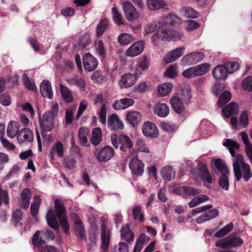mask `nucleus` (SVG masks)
I'll return each mask as SVG.
<instances>
[{"label": "nucleus", "mask_w": 252, "mask_h": 252, "mask_svg": "<svg viewBox=\"0 0 252 252\" xmlns=\"http://www.w3.org/2000/svg\"><path fill=\"white\" fill-rule=\"evenodd\" d=\"M55 211L53 209H49L46 215V220L48 225L52 228L57 230L59 228L58 219L63 228V232L68 234L70 226L66 216V209L64 203L61 200L56 199L54 202Z\"/></svg>", "instance_id": "obj_1"}, {"label": "nucleus", "mask_w": 252, "mask_h": 252, "mask_svg": "<svg viewBox=\"0 0 252 252\" xmlns=\"http://www.w3.org/2000/svg\"><path fill=\"white\" fill-rule=\"evenodd\" d=\"M59 112V105L57 103L54 104L51 110L45 112L40 120V125L41 133L43 137H45L44 132L51 131L54 126V119L58 116Z\"/></svg>", "instance_id": "obj_2"}, {"label": "nucleus", "mask_w": 252, "mask_h": 252, "mask_svg": "<svg viewBox=\"0 0 252 252\" xmlns=\"http://www.w3.org/2000/svg\"><path fill=\"white\" fill-rule=\"evenodd\" d=\"M111 143L116 149H119L123 152L129 151L133 148L131 139L124 134L111 135Z\"/></svg>", "instance_id": "obj_3"}, {"label": "nucleus", "mask_w": 252, "mask_h": 252, "mask_svg": "<svg viewBox=\"0 0 252 252\" xmlns=\"http://www.w3.org/2000/svg\"><path fill=\"white\" fill-rule=\"evenodd\" d=\"M243 240L236 236V234L231 233L227 237L219 240L216 242V246L222 249H229L241 246Z\"/></svg>", "instance_id": "obj_4"}, {"label": "nucleus", "mask_w": 252, "mask_h": 252, "mask_svg": "<svg viewBox=\"0 0 252 252\" xmlns=\"http://www.w3.org/2000/svg\"><path fill=\"white\" fill-rule=\"evenodd\" d=\"M210 67L209 63H203L184 70L182 74L187 78L203 76L209 72Z\"/></svg>", "instance_id": "obj_5"}, {"label": "nucleus", "mask_w": 252, "mask_h": 252, "mask_svg": "<svg viewBox=\"0 0 252 252\" xmlns=\"http://www.w3.org/2000/svg\"><path fill=\"white\" fill-rule=\"evenodd\" d=\"M204 57L201 52H195L185 56L181 61L182 64L188 65L194 64L201 61Z\"/></svg>", "instance_id": "obj_6"}, {"label": "nucleus", "mask_w": 252, "mask_h": 252, "mask_svg": "<svg viewBox=\"0 0 252 252\" xmlns=\"http://www.w3.org/2000/svg\"><path fill=\"white\" fill-rule=\"evenodd\" d=\"M129 167L132 173L135 176H141L144 172V164L136 157L132 158Z\"/></svg>", "instance_id": "obj_7"}, {"label": "nucleus", "mask_w": 252, "mask_h": 252, "mask_svg": "<svg viewBox=\"0 0 252 252\" xmlns=\"http://www.w3.org/2000/svg\"><path fill=\"white\" fill-rule=\"evenodd\" d=\"M83 63L84 69L89 72L94 71L98 65L97 59L89 53L85 54L83 56Z\"/></svg>", "instance_id": "obj_8"}, {"label": "nucleus", "mask_w": 252, "mask_h": 252, "mask_svg": "<svg viewBox=\"0 0 252 252\" xmlns=\"http://www.w3.org/2000/svg\"><path fill=\"white\" fill-rule=\"evenodd\" d=\"M123 9L125 16L128 20L133 21L139 17L138 12L129 1H126L123 3Z\"/></svg>", "instance_id": "obj_9"}, {"label": "nucleus", "mask_w": 252, "mask_h": 252, "mask_svg": "<svg viewBox=\"0 0 252 252\" xmlns=\"http://www.w3.org/2000/svg\"><path fill=\"white\" fill-rule=\"evenodd\" d=\"M143 134L150 138L157 137L158 135V131L156 126L152 122H146L142 127Z\"/></svg>", "instance_id": "obj_10"}, {"label": "nucleus", "mask_w": 252, "mask_h": 252, "mask_svg": "<svg viewBox=\"0 0 252 252\" xmlns=\"http://www.w3.org/2000/svg\"><path fill=\"white\" fill-rule=\"evenodd\" d=\"M174 192L177 194L187 196L197 195L200 193L198 189L189 186H182L173 189Z\"/></svg>", "instance_id": "obj_11"}, {"label": "nucleus", "mask_w": 252, "mask_h": 252, "mask_svg": "<svg viewBox=\"0 0 252 252\" xmlns=\"http://www.w3.org/2000/svg\"><path fill=\"white\" fill-rule=\"evenodd\" d=\"M138 79L136 74L126 73L122 76L120 81L121 87L127 88L132 86Z\"/></svg>", "instance_id": "obj_12"}, {"label": "nucleus", "mask_w": 252, "mask_h": 252, "mask_svg": "<svg viewBox=\"0 0 252 252\" xmlns=\"http://www.w3.org/2000/svg\"><path fill=\"white\" fill-rule=\"evenodd\" d=\"M144 45L143 41L134 42L127 50L126 55L129 57H134L139 55L144 50Z\"/></svg>", "instance_id": "obj_13"}, {"label": "nucleus", "mask_w": 252, "mask_h": 252, "mask_svg": "<svg viewBox=\"0 0 252 252\" xmlns=\"http://www.w3.org/2000/svg\"><path fill=\"white\" fill-rule=\"evenodd\" d=\"M184 50L185 47L181 46L168 52L164 57V61L166 63H170L175 61L183 55Z\"/></svg>", "instance_id": "obj_14"}, {"label": "nucleus", "mask_w": 252, "mask_h": 252, "mask_svg": "<svg viewBox=\"0 0 252 252\" xmlns=\"http://www.w3.org/2000/svg\"><path fill=\"white\" fill-rule=\"evenodd\" d=\"M212 75L216 80H225L228 75V70L224 64L216 66L212 71Z\"/></svg>", "instance_id": "obj_15"}, {"label": "nucleus", "mask_w": 252, "mask_h": 252, "mask_svg": "<svg viewBox=\"0 0 252 252\" xmlns=\"http://www.w3.org/2000/svg\"><path fill=\"white\" fill-rule=\"evenodd\" d=\"M17 138L19 143L25 141L32 142L33 140L32 132L28 128H23L18 133Z\"/></svg>", "instance_id": "obj_16"}, {"label": "nucleus", "mask_w": 252, "mask_h": 252, "mask_svg": "<svg viewBox=\"0 0 252 252\" xmlns=\"http://www.w3.org/2000/svg\"><path fill=\"white\" fill-rule=\"evenodd\" d=\"M170 103L171 107L176 113L181 114L184 111L185 107L183 100L181 99L179 96H175L171 97Z\"/></svg>", "instance_id": "obj_17"}, {"label": "nucleus", "mask_w": 252, "mask_h": 252, "mask_svg": "<svg viewBox=\"0 0 252 252\" xmlns=\"http://www.w3.org/2000/svg\"><path fill=\"white\" fill-rule=\"evenodd\" d=\"M130 223H127L123 226L121 229V237L122 240L129 243L132 242L134 238V232L130 228Z\"/></svg>", "instance_id": "obj_18"}, {"label": "nucleus", "mask_w": 252, "mask_h": 252, "mask_svg": "<svg viewBox=\"0 0 252 252\" xmlns=\"http://www.w3.org/2000/svg\"><path fill=\"white\" fill-rule=\"evenodd\" d=\"M75 220H74L75 235L78 236L80 240L86 239L85 229L83 222L77 215L75 214Z\"/></svg>", "instance_id": "obj_19"}, {"label": "nucleus", "mask_w": 252, "mask_h": 252, "mask_svg": "<svg viewBox=\"0 0 252 252\" xmlns=\"http://www.w3.org/2000/svg\"><path fill=\"white\" fill-rule=\"evenodd\" d=\"M40 92L44 97L51 98L53 91L51 83L48 80H43L40 85Z\"/></svg>", "instance_id": "obj_20"}, {"label": "nucleus", "mask_w": 252, "mask_h": 252, "mask_svg": "<svg viewBox=\"0 0 252 252\" xmlns=\"http://www.w3.org/2000/svg\"><path fill=\"white\" fill-rule=\"evenodd\" d=\"M134 99L131 98H124L116 100L113 104L115 109H125L134 104Z\"/></svg>", "instance_id": "obj_21"}, {"label": "nucleus", "mask_w": 252, "mask_h": 252, "mask_svg": "<svg viewBox=\"0 0 252 252\" xmlns=\"http://www.w3.org/2000/svg\"><path fill=\"white\" fill-rule=\"evenodd\" d=\"M243 163H246L243 156L241 154H237L235 155L233 163V167L235 176L237 177L238 180L241 177L239 170L240 167Z\"/></svg>", "instance_id": "obj_22"}, {"label": "nucleus", "mask_w": 252, "mask_h": 252, "mask_svg": "<svg viewBox=\"0 0 252 252\" xmlns=\"http://www.w3.org/2000/svg\"><path fill=\"white\" fill-rule=\"evenodd\" d=\"M67 83L70 85H74L84 91L86 87V81L77 75H74L73 77L66 80Z\"/></svg>", "instance_id": "obj_23"}, {"label": "nucleus", "mask_w": 252, "mask_h": 252, "mask_svg": "<svg viewBox=\"0 0 252 252\" xmlns=\"http://www.w3.org/2000/svg\"><path fill=\"white\" fill-rule=\"evenodd\" d=\"M141 115L138 111H129L126 115V120L133 127H135L141 121Z\"/></svg>", "instance_id": "obj_24"}, {"label": "nucleus", "mask_w": 252, "mask_h": 252, "mask_svg": "<svg viewBox=\"0 0 252 252\" xmlns=\"http://www.w3.org/2000/svg\"><path fill=\"white\" fill-rule=\"evenodd\" d=\"M198 169L199 171V176L200 179L210 184H212L213 178L206 166L204 164L200 163L198 165Z\"/></svg>", "instance_id": "obj_25"}, {"label": "nucleus", "mask_w": 252, "mask_h": 252, "mask_svg": "<svg viewBox=\"0 0 252 252\" xmlns=\"http://www.w3.org/2000/svg\"><path fill=\"white\" fill-rule=\"evenodd\" d=\"M239 170L241 177L239 180L236 177V179L237 181H239L243 177L244 180L247 182L252 177V171L250 165L249 164L243 163V164L240 166Z\"/></svg>", "instance_id": "obj_26"}, {"label": "nucleus", "mask_w": 252, "mask_h": 252, "mask_svg": "<svg viewBox=\"0 0 252 252\" xmlns=\"http://www.w3.org/2000/svg\"><path fill=\"white\" fill-rule=\"evenodd\" d=\"M44 237L39 230L35 232L32 236V243L33 245L38 248H42L47 243Z\"/></svg>", "instance_id": "obj_27"}, {"label": "nucleus", "mask_w": 252, "mask_h": 252, "mask_svg": "<svg viewBox=\"0 0 252 252\" xmlns=\"http://www.w3.org/2000/svg\"><path fill=\"white\" fill-rule=\"evenodd\" d=\"M223 115L226 118H229L232 115L237 114L238 112V107L235 103L231 102L229 104L223 107L222 109Z\"/></svg>", "instance_id": "obj_28"}, {"label": "nucleus", "mask_w": 252, "mask_h": 252, "mask_svg": "<svg viewBox=\"0 0 252 252\" xmlns=\"http://www.w3.org/2000/svg\"><path fill=\"white\" fill-rule=\"evenodd\" d=\"M154 112L160 117H165L169 114V108L164 103H159L156 105Z\"/></svg>", "instance_id": "obj_29"}, {"label": "nucleus", "mask_w": 252, "mask_h": 252, "mask_svg": "<svg viewBox=\"0 0 252 252\" xmlns=\"http://www.w3.org/2000/svg\"><path fill=\"white\" fill-rule=\"evenodd\" d=\"M95 154L96 155L97 158L99 161H107L110 159V146H105L99 151L97 154L95 151Z\"/></svg>", "instance_id": "obj_30"}, {"label": "nucleus", "mask_w": 252, "mask_h": 252, "mask_svg": "<svg viewBox=\"0 0 252 252\" xmlns=\"http://www.w3.org/2000/svg\"><path fill=\"white\" fill-rule=\"evenodd\" d=\"M60 90L63 100L67 103L73 102L74 98L72 92L66 87L62 84L60 85Z\"/></svg>", "instance_id": "obj_31"}, {"label": "nucleus", "mask_w": 252, "mask_h": 252, "mask_svg": "<svg viewBox=\"0 0 252 252\" xmlns=\"http://www.w3.org/2000/svg\"><path fill=\"white\" fill-rule=\"evenodd\" d=\"M89 130L87 127H81L79 128L78 131V136L81 144L85 147L89 145L88 140V135H89Z\"/></svg>", "instance_id": "obj_32"}, {"label": "nucleus", "mask_w": 252, "mask_h": 252, "mask_svg": "<svg viewBox=\"0 0 252 252\" xmlns=\"http://www.w3.org/2000/svg\"><path fill=\"white\" fill-rule=\"evenodd\" d=\"M102 131L100 127H95L93 129L92 131V138L91 142L94 146L98 145L101 141Z\"/></svg>", "instance_id": "obj_33"}, {"label": "nucleus", "mask_w": 252, "mask_h": 252, "mask_svg": "<svg viewBox=\"0 0 252 252\" xmlns=\"http://www.w3.org/2000/svg\"><path fill=\"white\" fill-rule=\"evenodd\" d=\"M147 3L148 7L151 10L162 8L166 5L163 0H147Z\"/></svg>", "instance_id": "obj_34"}, {"label": "nucleus", "mask_w": 252, "mask_h": 252, "mask_svg": "<svg viewBox=\"0 0 252 252\" xmlns=\"http://www.w3.org/2000/svg\"><path fill=\"white\" fill-rule=\"evenodd\" d=\"M161 174L162 178L168 182L174 178L175 173L172 167L166 166L162 169Z\"/></svg>", "instance_id": "obj_35"}, {"label": "nucleus", "mask_w": 252, "mask_h": 252, "mask_svg": "<svg viewBox=\"0 0 252 252\" xmlns=\"http://www.w3.org/2000/svg\"><path fill=\"white\" fill-rule=\"evenodd\" d=\"M223 145L228 148L229 152L233 157L235 156L234 148L236 149L240 148V145L238 142L230 139H226L225 141L223 143Z\"/></svg>", "instance_id": "obj_36"}, {"label": "nucleus", "mask_w": 252, "mask_h": 252, "mask_svg": "<svg viewBox=\"0 0 252 252\" xmlns=\"http://www.w3.org/2000/svg\"><path fill=\"white\" fill-rule=\"evenodd\" d=\"M180 92L179 96L181 99L188 103L191 98L190 88L189 86H185L180 89Z\"/></svg>", "instance_id": "obj_37"}, {"label": "nucleus", "mask_w": 252, "mask_h": 252, "mask_svg": "<svg viewBox=\"0 0 252 252\" xmlns=\"http://www.w3.org/2000/svg\"><path fill=\"white\" fill-rule=\"evenodd\" d=\"M101 241L102 243V248L105 251L107 250L109 246V237L110 234L109 231L108 232V235L106 234V225L104 222L102 224V230H101Z\"/></svg>", "instance_id": "obj_38"}, {"label": "nucleus", "mask_w": 252, "mask_h": 252, "mask_svg": "<svg viewBox=\"0 0 252 252\" xmlns=\"http://www.w3.org/2000/svg\"><path fill=\"white\" fill-rule=\"evenodd\" d=\"M214 165L217 168V171L219 172L221 174L229 173L228 168L221 159H216L214 161ZM214 172L215 174H218L217 170H214Z\"/></svg>", "instance_id": "obj_39"}, {"label": "nucleus", "mask_w": 252, "mask_h": 252, "mask_svg": "<svg viewBox=\"0 0 252 252\" xmlns=\"http://www.w3.org/2000/svg\"><path fill=\"white\" fill-rule=\"evenodd\" d=\"M55 152L57 153L60 157L62 158L63 157L64 149L63 146L62 142L58 141L56 143L54 146H53L52 151L50 152L51 157L52 159L54 158Z\"/></svg>", "instance_id": "obj_40"}, {"label": "nucleus", "mask_w": 252, "mask_h": 252, "mask_svg": "<svg viewBox=\"0 0 252 252\" xmlns=\"http://www.w3.org/2000/svg\"><path fill=\"white\" fill-rule=\"evenodd\" d=\"M34 202L32 203L31 206V213L32 216L35 217L38 213L41 204V199L39 196L35 195L33 197Z\"/></svg>", "instance_id": "obj_41"}, {"label": "nucleus", "mask_w": 252, "mask_h": 252, "mask_svg": "<svg viewBox=\"0 0 252 252\" xmlns=\"http://www.w3.org/2000/svg\"><path fill=\"white\" fill-rule=\"evenodd\" d=\"M123 122L116 114H111V128L114 130H122L124 128Z\"/></svg>", "instance_id": "obj_42"}, {"label": "nucleus", "mask_w": 252, "mask_h": 252, "mask_svg": "<svg viewBox=\"0 0 252 252\" xmlns=\"http://www.w3.org/2000/svg\"><path fill=\"white\" fill-rule=\"evenodd\" d=\"M19 131V125L16 122H11L7 126V134L10 138H14L17 135Z\"/></svg>", "instance_id": "obj_43"}, {"label": "nucleus", "mask_w": 252, "mask_h": 252, "mask_svg": "<svg viewBox=\"0 0 252 252\" xmlns=\"http://www.w3.org/2000/svg\"><path fill=\"white\" fill-rule=\"evenodd\" d=\"M183 15L188 18H196L199 16V13L191 7L185 6L182 9Z\"/></svg>", "instance_id": "obj_44"}, {"label": "nucleus", "mask_w": 252, "mask_h": 252, "mask_svg": "<svg viewBox=\"0 0 252 252\" xmlns=\"http://www.w3.org/2000/svg\"><path fill=\"white\" fill-rule=\"evenodd\" d=\"M231 98V94L230 93L229 91H224L219 96L217 103L218 106L220 107H222L230 100Z\"/></svg>", "instance_id": "obj_45"}, {"label": "nucleus", "mask_w": 252, "mask_h": 252, "mask_svg": "<svg viewBox=\"0 0 252 252\" xmlns=\"http://www.w3.org/2000/svg\"><path fill=\"white\" fill-rule=\"evenodd\" d=\"M171 29L161 28L157 33L158 38L162 40H171V36H170V33H169Z\"/></svg>", "instance_id": "obj_46"}, {"label": "nucleus", "mask_w": 252, "mask_h": 252, "mask_svg": "<svg viewBox=\"0 0 252 252\" xmlns=\"http://www.w3.org/2000/svg\"><path fill=\"white\" fill-rule=\"evenodd\" d=\"M173 88V85L171 83H164L159 86L158 93L160 96H163L169 94Z\"/></svg>", "instance_id": "obj_47"}, {"label": "nucleus", "mask_w": 252, "mask_h": 252, "mask_svg": "<svg viewBox=\"0 0 252 252\" xmlns=\"http://www.w3.org/2000/svg\"><path fill=\"white\" fill-rule=\"evenodd\" d=\"M233 224L232 222L227 224L224 227L217 232L215 234V236L216 238H219L224 237L231 231L233 229Z\"/></svg>", "instance_id": "obj_48"}, {"label": "nucleus", "mask_w": 252, "mask_h": 252, "mask_svg": "<svg viewBox=\"0 0 252 252\" xmlns=\"http://www.w3.org/2000/svg\"><path fill=\"white\" fill-rule=\"evenodd\" d=\"M163 21L165 25L174 26L178 23L180 20L177 16L169 14L163 19Z\"/></svg>", "instance_id": "obj_49"}, {"label": "nucleus", "mask_w": 252, "mask_h": 252, "mask_svg": "<svg viewBox=\"0 0 252 252\" xmlns=\"http://www.w3.org/2000/svg\"><path fill=\"white\" fill-rule=\"evenodd\" d=\"M229 173H224L220 175L219 179V184L222 189L228 190L229 187L228 175Z\"/></svg>", "instance_id": "obj_50"}, {"label": "nucleus", "mask_w": 252, "mask_h": 252, "mask_svg": "<svg viewBox=\"0 0 252 252\" xmlns=\"http://www.w3.org/2000/svg\"><path fill=\"white\" fill-rule=\"evenodd\" d=\"M119 43L122 45H127L133 41L134 39V37L128 33H122L118 38Z\"/></svg>", "instance_id": "obj_51"}, {"label": "nucleus", "mask_w": 252, "mask_h": 252, "mask_svg": "<svg viewBox=\"0 0 252 252\" xmlns=\"http://www.w3.org/2000/svg\"><path fill=\"white\" fill-rule=\"evenodd\" d=\"M108 25V21L107 19H103L99 22L96 29L97 36L99 37L103 34Z\"/></svg>", "instance_id": "obj_52"}, {"label": "nucleus", "mask_w": 252, "mask_h": 252, "mask_svg": "<svg viewBox=\"0 0 252 252\" xmlns=\"http://www.w3.org/2000/svg\"><path fill=\"white\" fill-rule=\"evenodd\" d=\"M141 207L136 206L132 209V213L133 218L135 220H138L139 221L142 222L144 219V215L141 213Z\"/></svg>", "instance_id": "obj_53"}, {"label": "nucleus", "mask_w": 252, "mask_h": 252, "mask_svg": "<svg viewBox=\"0 0 252 252\" xmlns=\"http://www.w3.org/2000/svg\"><path fill=\"white\" fill-rule=\"evenodd\" d=\"M23 213L18 209L13 213L12 218L13 219V223L15 226H18L22 225Z\"/></svg>", "instance_id": "obj_54"}, {"label": "nucleus", "mask_w": 252, "mask_h": 252, "mask_svg": "<svg viewBox=\"0 0 252 252\" xmlns=\"http://www.w3.org/2000/svg\"><path fill=\"white\" fill-rule=\"evenodd\" d=\"M23 83L25 87L29 91H34L37 90L34 83H32L30 78L25 74L23 77Z\"/></svg>", "instance_id": "obj_55"}, {"label": "nucleus", "mask_w": 252, "mask_h": 252, "mask_svg": "<svg viewBox=\"0 0 252 252\" xmlns=\"http://www.w3.org/2000/svg\"><path fill=\"white\" fill-rule=\"evenodd\" d=\"M228 73H232L240 68V65L236 62H227L223 63Z\"/></svg>", "instance_id": "obj_56"}, {"label": "nucleus", "mask_w": 252, "mask_h": 252, "mask_svg": "<svg viewBox=\"0 0 252 252\" xmlns=\"http://www.w3.org/2000/svg\"><path fill=\"white\" fill-rule=\"evenodd\" d=\"M243 89L248 92L252 91V76H248L244 79L242 84Z\"/></svg>", "instance_id": "obj_57"}, {"label": "nucleus", "mask_w": 252, "mask_h": 252, "mask_svg": "<svg viewBox=\"0 0 252 252\" xmlns=\"http://www.w3.org/2000/svg\"><path fill=\"white\" fill-rule=\"evenodd\" d=\"M111 12L113 14V20L115 23L119 26L123 25V21L121 15L119 13L116 7H114L111 9Z\"/></svg>", "instance_id": "obj_58"}, {"label": "nucleus", "mask_w": 252, "mask_h": 252, "mask_svg": "<svg viewBox=\"0 0 252 252\" xmlns=\"http://www.w3.org/2000/svg\"><path fill=\"white\" fill-rule=\"evenodd\" d=\"M136 143L139 151L146 153H149L150 152V150L147 146V145L144 140L141 139H138L137 140Z\"/></svg>", "instance_id": "obj_59"}, {"label": "nucleus", "mask_w": 252, "mask_h": 252, "mask_svg": "<svg viewBox=\"0 0 252 252\" xmlns=\"http://www.w3.org/2000/svg\"><path fill=\"white\" fill-rule=\"evenodd\" d=\"M76 164V160L71 157L66 158L64 159L63 165L65 167L71 169L74 168Z\"/></svg>", "instance_id": "obj_60"}, {"label": "nucleus", "mask_w": 252, "mask_h": 252, "mask_svg": "<svg viewBox=\"0 0 252 252\" xmlns=\"http://www.w3.org/2000/svg\"><path fill=\"white\" fill-rule=\"evenodd\" d=\"M128 247L125 242H120L118 245L114 247L113 252H128Z\"/></svg>", "instance_id": "obj_61"}, {"label": "nucleus", "mask_w": 252, "mask_h": 252, "mask_svg": "<svg viewBox=\"0 0 252 252\" xmlns=\"http://www.w3.org/2000/svg\"><path fill=\"white\" fill-rule=\"evenodd\" d=\"M186 23V30L188 32L196 30L199 27V24L193 20H187Z\"/></svg>", "instance_id": "obj_62"}, {"label": "nucleus", "mask_w": 252, "mask_h": 252, "mask_svg": "<svg viewBox=\"0 0 252 252\" xmlns=\"http://www.w3.org/2000/svg\"><path fill=\"white\" fill-rule=\"evenodd\" d=\"M39 231L47 240H53L55 238L54 232L48 228Z\"/></svg>", "instance_id": "obj_63"}, {"label": "nucleus", "mask_w": 252, "mask_h": 252, "mask_svg": "<svg viewBox=\"0 0 252 252\" xmlns=\"http://www.w3.org/2000/svg\"><path fill=\"white\" fill-rule=\"evenodd\" d=\"M0 103L5 106L10 105L11 99L9 95L7 94H3L0 95Z\"/></svg>", "instance_id": "obj_64"}]
</instances>
